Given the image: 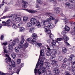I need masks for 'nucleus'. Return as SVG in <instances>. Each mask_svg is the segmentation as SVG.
<instances>
[{"mask_svg": "<svg viewBox=\"0 0 75 75\" xmlns=\"http://www.w3.org/2000/svg\"><path fill=\"white\" fill-rule=\"evenodd\" d=\"M37 1L39 4H41V0H37Z\"/></svg>", "mask_w": 75, "mask_h": 75, "instance_id": "nucleus-54", "label": "nucleus"}, {"mask_svg": "<svg viewBox=\"0 0 75 75\" xmlns=\"http://www.w3.org/2000/svg\"><path fill=\"white\" fill-rule=\"evenodd\" d=\"M64 29L65 31H69V30H70L69 28L67 25H66V26L64 28Z\"/></svg>", "mask_w": 75, "mask_h": 75, "instance_id": "nucleus-30", "label": "nucleus"}, {"mask_svg": "<svg viewBox=\"0 0 75 75\" xmlns=\"http://www.w3.org/2000/svg\"><path fill=\"white\" fill-rule=\"evenodd\" d=\"M67 65L66 64H62V67L63 68H66Z\"/></svg>", "mask_w": 75, "mask_h": 75, "instance_id": "nucleus-41", "label": "nucleus"}, {"mask_svg": "<svg viewBox=\"0 0 75 75\" xmlns=\"http://www.w3.org/2000/svg\"><path fill=\"white\" fill-rule=\"evenodd\" d=\"M42 23L43 24V25H46L47 24H48V23L46 20H44L42 21Z\"/></svg>", "mask_w": 75, "mask_h": 75, "instance_id": "nucleus-29", "label": "nucleus"}, {"mask_svg": "<svg viewBox=\"0 0 75 75\" xmlns=\"http://www.w3.org/2000/svg\"><path fill=\"white\" fill-rule=\"evenodd\" d=\"M11 55L12 58H13V59H14V58L16 57V54L15 53H12Z\"/></svg>", "mask_w": 75, "mask_h": 75, "instance_id": "nucleus-33", "label": "nucleus"}, {"mask_svg": "<svg viewBox=\"0 0 75 75\" xmlns=\"http://www.w3.org/2000/svg\"><path fill=\"white\" fill-rule=\"evenodd\" d=\"M52 39H49L48 40H47V43H50L51 42V41H52Z\"/></svg>", "mask_w": 75, "mask_h": 75, "instance_id": "nucleus-51", "label": "nucleus"}, {"mask_svg": "<svg viewBox=\"0 0 75 75\" xmlns=\"http://www.w3.org/2000/svg\"><path fill=\"white\" fill-rule=\"evenodd\" d=\"M11 61V58L10 57H8L6 58L5 59V62L6 63H8V64H10Z\"/></svg>", "mask_w": 75, "mask_h": 75, "instance_id": "nucleus-13", "label": "nucleus"}, {"mask_svg": "<svg viewBox=\"0 0 75 75\" xmlns=\"http://www.w3.org/2000/svg\"><path fill=\"white\" fill-rule=\"evenodd\" d=\"M65 75H70V74L67 71H66L65 72Z\"/></svg>", "mask_w": 75, "mask_h": 75, "instance_id": "nucleus-57", "label": "nucleus"}, {"mask_svg": "<svg viewBox=\"0 0 75 75\" xmlns=\"http://www.w3.org/2000/svg\"><path fill=\"white\" fill-rule=\"evenodd\" d=\"M65 44L67 45H70V44H69V43H68L67 42H66L65 43Z\"/></svg>", "mask_w": 75, "mask_h": 75, "instance_id": "nucleus-60", "label": "nucleus"}, {"mask_svg": "<svg viewBox=\"0 0 75 75\" xmlns=\"http://www.w3.org/2000/svg\"><path fill=\"white\" fill-rule=\"evenodd\" d=\"M58 21V19H56L55 20V24H56V23H57V22Z\"/></svg>", "mask_w": 75, "mask_h": 75, "instance_id": "nucleus-61", "label": "nucleus"}, {"mask_svg": "<svg viewBox=\"0 0 75 75\" xmlns=\"http://www.w3.org/2000/svg\"><path fill=\"white\" fill-rule=\"evenodd\" d=\"M29 32L31 33H33V32H34V28H30L29 30Z\"/></svg>", "mask_w": 75, "mask_h": 75, "instance_id": "nucleus-27", "label": "nucleus"}, {"mask_svg": "<svg viewBox=\"0 0 75 75\" xmlns=\"http://www.w3.org/2000/svg\"><path fill=\"white\" fill-rule=\"evenodd\" d=\"M32 25V24L31 23H28L27 24V26L28 27H31V26Z\"/></svg>", "mask_w": 75, "mask_h": 75, "instance_id": "nucleus-40", "label": "nucleus"}, {"mask_svg": "<svg viewBox=\"0 0 75 75\" xmlns=\"http://www.w3.org/2000/svg\"><path fill=\"white\" fill-rule=\"evenodd\" d=\"M3 38H4V35H1V40H3Z\"/></svg>", "mask_w": 75, "mask_h": 75, "instance_id": "nucleus-59", "label": "nucleus"}, {"mask_svg": "<svg viewBox=\"0 0 75 75\" xmlns=\"http://www.w3.org/2000/svg\"><path fill=\"white\" fill-rule=\"evenodd\" d=\"M36 44L37 45H38V46H39V47H40V46H41V45H42V44H41V43H36Z\"/></svg>", "mask_w": 75, "mask_h": 75, "instance_id": "nucleus-55", "label": "nucleus"}, {"mask_svg": "<svg viewBox=\"0 0 75 75\" xmlns=\"http://www.w3.org/2000/svg\"><path fill=\"white\" fill-rule=\"evenodd\" d=\"M46 14L47 16H50V18H48L47 19L46 21L47 22H50V21H51V20H54V19H55L53 17L50 16L52 15V14L51 13H49V12H47L46 13Z\"/></svg>", "mask_w": 75, "mask_h": 75, "instance_id": "nucleus-7", "label": "nucleus"}, {"mask_svg": "<svg viewBox=\"0 0 75 75\" xmlns=\"http://www.w3.org/2000/svg\"><path fill=\"white\" fill-rule=\"evenodd\" d=\"M7 68L9 71H11L12 69V66L10 65H8L7 66Z\"/></svg>", "mask_w": 75, "mask_h": 75, "instance_id": "nucleus-26", "label": "nucleus"}, {"mask_svg": "<svg viewBox=\"0 0 75 75\" xmlns=\"http://www.w3.org/2000/svg\"><path fill=\"white\" fill-rule=\"evenodd\" d=\"M55 54H52L51 56L50 57V61H53L54 62V64H57V61H54V59H55Z\"/></svg>", "mask_w": 75, "mask_h": 75, "instance_id": "nucleus-8", "label": "nucleus"}, {"mask_svg": "<svg viewBox=\"0 0 75 75\" xmlns=\"http://www.w3.org/2000/svg\"><path fill=\"white\" fill-rule=\"evenodd\" d=\"M28 47V43H26L24 45H23L24 50H25L27 48V47Z\"/></svg>", "mask_w": 75, "mask_h": 75, "instance_id": "nucleus-23", "label": "nucleus"}, {"mask_svg": "<svg viewBox=\"0 0 75 75\" xmlns=\"http://www.w3.org/2000/svg\"><path fill=\"white\" fill-rule=\"evenodd\" d=\"M45 25H42L43 28L45 29L46 30H47V28H53L54 27V25L52 24V23H48V25L45 26Z\"/></svg>", "mask_w": 75, "mask_h": 75, "instance_id": "nucleus-5", "label": "nucleus"}, {"mask_svg": "<svg viewBox=\"0 0 75 75\" xmlns=\"http://www.w3.org/2000/svg\"><path fill=\"white\" fill-rule=\"evenodd\" d=\"M27 11L30 13H32V14H34V13H36L37 12V11L36 10H29L28 9H27Z\"/></svg>", "mask_w": 75, "mask_h": 75, "instance_id": "nucleus-15", "label": "nucleus"}, {"mask_svg": "<svg viewBox=\"0 0 75 75\" xmlns=\"http://www.w3.org/2000/svg\"><path fill=\"white\" fill-rule=\"evenodd\" d=\"M17 17V15L16 14H13L11 15V19L13 21H14L16 19Z\"/></svg>", "mask_w": 75, "mask_h": 75, "instance_id": "nucleus-14", "label": "nucleus"}, {"mask_svg": "<svg viewBox=\"0 0 75 75\" xmlns=\"http://www.w3.org/2000/svg\"><path fill=\"white\" fill-rule=\"evenodd\" d=\"M57 40L58 41H61L62 40V39L60 38H57Z\"/></svg>", "mask_w": 75, "mask_h": 75, "instance_id": "nucleus-46", "label": "nucleus"}, {"mask_svg": "<svg viewBox=\"0 0 75 75\" xmlns=\"http://www.w3.org/2000/svg\"><path fill=\"white\" fill-rule=\"evenodd\" d=\"M44 47L41 46L40 47V48L41 50L40 51V54L39 56V58H40V57L41 56L40 59L41 61L38 63L39 65H40V69H42V72H45L46 74L47 73V71H46V69L45 67H44L43 62V61H44L45 59V56L44 55V49H43Z\"/></svg>", "mask_w": 75, "mask_h": 75, "instance_id": "nucleus-1", "label": "nucleus"}, {"mask_svg": "<svg viewBox=\"0 0 75 75\" xmlns=\"http://www.w3.org/2000/svg\"><path fill=\"white\" fill-rule=\"evenodd\" d=\"M18 47L20 49L22 48L24 50V46L22 45V44H19L18 45Z\"/></svg>", "mask_w": 75, "mask_h": 75, "instance_id": "nucleus-28", "label": "nucleus"}, {"mask_svg": "<svg viewBox=\"0 0 75 75\" xmlns=\"http://www.w3.org/2000/svg\"><path fill=\"white\" fill-rule=\"evenodd\" d=\"M71 34H72L73 35H74V34H75V30H74V31L73 32H71Z\"/></svg>", "mask_w": 75, "mask_h": 75, "instance_id": "nucleus-64", "label": "nucleus"}, {"mask_svg": "<svg viewBox=\"0 0 75 75\" xmlns=\"http://www.w3.org/2000/svg\"><path fill=\"white\" fill-rule=\"evenodd\" d=\"M25 41V40H24V39L23 38V37H22V39L21 40V44H23L24 43V41Z\"/></svg>", "mask_w": 75, "mask_h": 75, "instance_id": "nucleus-37", "label": "nucleus"}, {"mask_svg": "<svg viewBox=\"0 0 75 75\" xmlns=\"http://www.w3.org/2000/svg\"><path fill=\"white\" fill-rule=\"evenodd\" d=\"M36 26H37V27H38V28H40V27H41V25H40V22L38 21L37 22Z\"/></svg>", "mask_w": 75, "mask_h": 75, "instance_id": "nucleus-34", "label": "nucleus"}, {"mask_svg": "<svg viewBox=\"0 0 75 75\" xmlns=\"http://www.w3.org/2000/svg\"><path fill=\"white\" fill-rule=\"evenodd\" d=\"M50 38H54V35H52V34H50Z\"/></svg>", "mask_w": 75, "mask_h": 75, "instance_id": "nucleus-48", "label": "nucleus"}, {"mask_svg": "<svg viewBox=\"0 0 75 75\" xmlns=\"http://www.w3.org/2000/svg\"><path fill=\"white\" fill-rule=\"evenodd\" d=\"M63 39L64 41H67L69 40V38L68 37H67V36H64L63 37Z\"/></svg>", "mask_w": 75, "mask_h": 75, "instance_id": "nucleus-25", "label": "nucleus"}, {"mask_svg": "<svg viewBox=\"0 0 75 75\" xmlns=\"http://www.w3.org/2000/svg\"><path fill=\"white\" fill-rule=\"evenodd\" d=\"M45 64L46 65L47 67H49L50 66H49V64H50V63H49V62H45Z\"/></svg>", "mask_w": 75, "mask_h": 75, "instance_id": "nucleus-58", "label": "nucleus"}, {"mask_svg": "<svg viewBox=\"0 0 75 75\" xmlns=\"http://www.w3.org/2000/svg\"><path fill=\"white\" fill-rule=\"evenodd\" d=\"M2 23L4 26H7V27H11V25L9 24L11 23L10 19L8 20L6 22L5 21H2Z\"/></svg>", "mask_w": 75, "mask_h": 75, "instance_id": "nucleus-6", "label": "nucleus"}, {"mask_svg": "<svg viewBox=\"0 0 75 75\" xmlns=\"http://www.w3.org/2000/svg\"><path fill=\"white\" fill-rule=\"evenodd\" d=\"M12 27L13 28H14L15 29H16V28H17V26H16V25L15 24H13Z\"/></svg>", "mask_w": 75, "mask_h": 75, "instance_id": "nucleus-49", "label": "nucleus"}, {"mask_svg": "<svg viewBox=\"0 0 75 75\" xmlns=\"http://www.w3.org/2000/svg\"><path fill=\"white\" fill-rule=\"evenodd\" d=\"M9 64H10L12 67H15L16 66V64L15 63V62L11 60Z\"/></svg>", "mask_w": 75, "mask_h": 75, "instance_id": "nucleus-17", "label": "nucleus"}, {"mask_svg": "<svg viewBox=\"0 0 75 75\" xmlns=\"http://www.w3.org/2000/svg\"><path fill=\"white\" fill-rule=\"evenodd\" d=\"M52 45H54V46H56V42L57 41L53 39H52Z\"/></svg>", "mask_w": 75, "mask_h": 75, "instance_id": "nucleus-22", "label": "nucleus"}, {"mask_svg": "<svg viewBox=\"0 0 75 75\" xmlns=\"http://www.w3.org/2000/svg\"><path fill=\"white\" fill-rule=\"evenodd\" d=\"M51 65H55V64L54 63V61H53L52 62V63H51Z\"/></svg>", "mask_w": 75, "mask_h": 75, "instance_id": "nucleus-62", "label": "nucleus"}, {"mask_svg": "<svg viewBox=\"0 0 75 75\" xmlns=\"http://www.w3.org/2000/svg\"><path fill=\"white\" fill-rule=\"evenodd\" d=\"M22 3H23L22 7L23 8H26L27 7V2H26L25 1L23 0L22 1Z\"/></svg>", "mask_w": 75, "mask_h": 75, "instance_id": "nucleus-10", "label": "nucleus"}, {"mask_svg": "<svg viewBox=\"0 0 75 75\" xmlns=\"http://www.w3.org/2000/svg\"><path fill=\"white\" fill-rule=\"evenodd\" d=\"M39 65V64H38V63H37V64L36 66V67L35 68V69L34 71H35V74H37V70L36 69V68H37L38 67V65Z\"/></svg>", "mask_w": 75, "mask_h": 75, "instance_id": "nucleus-24", "label": "nucleus"}, {"mask_svg": "<svg viewBox=\"0 0 75 75\" xmlns=\"http://www.w3.org/2000/svg\"><path fill=\"white\" fill-rule=\"evenodd\" d=\"M13 72L12 73L11 75H13L14 73H16V72L17 74H18L20 72V70L19 69H17V68L15 67H13Z\"/></svg>", "mask_w": 75, "mask_h": 75, "instance_id": "nucleus-9", "label": "nucleus"}, {"mask_svg": "<svg viewBox=\"0 0 75 75\" xmlns=\"http://www.w3.org/2000/svg\"><path fill=\"white\" fill-rule=\"evenodd\" d=\"M59 70L58 69H55L53 70V72L55 74H59Z\"/></svg>", "mask_w": 75, "mask_h": 75, "instance_id": "nucleus-20", "label": "nucleus"}, {"mask_svg": "<svg viewBox=\"0 0 75 75\" xmlns=\"http://www.w3.org/2000/svg\"><path fill=\"white\" fill-rule=\"evenodd\" d=\"M58 59L59 61H61L62 59V56H59L58 57Z\"/></svg>", "mask_w": 75, "mask_h": 75, "instance_id": "nucleus-43", "label": "nucleus"}, {"mask_svg": "<svg viewBox=\"0 0 75 75\" xmlns=\"http://www.w3.org/2000/svg\"><path fill=\"white\" fill-rule=\"evenodd\" d=\"M65 5L66 6H70V4L69 3V2H66L65 3Z\"/></svg>", "mask_w": 75, "mask_h": 75, "instance_id": "nucleus-47", "label": "nucleus"}, {"mask_svg": "<svg viewBox=\"0 0 75 75\" xmlns=\"http://www.w3.org/2000/svg\"><path fill=\"white\" fill-rule=\"evenodd\" d=\"M41 72H42V73H45L44 74L45 75H47V71H46V73H45V72H42V69H41L40 68V69H38V73L39 75H40V74H41Z\"/></svg>", "mask_w": 75, "mask_h": 75, "instance_id": "nucleus-12", "label": "nucleus"}, {"mask_svg": "<svg viewBox=\"0 0 75 75\" xmlns=\"http://www.w3.org/2000/svg\"><path fill=\"white\" fill-rule=\"evenodd\" d=\"M66 33H67L66 32V31L65 30L63 31L62 32V34L63 35H65V34H66Z\"/></svg>", "mask_w": 75, "mask_h": 75, "instance_id": "nucleus-50", "label": "nucleus"}, {"mask_svg": "<svg viewBox=\"0 0 75 75\" xmlns=\"http://www.w3.org/2000/svg\"><path fill=\"white\" fill-rule=\"evenodd\" d=\"M45 32L47 34H51V31L50 30H46Z\"/></svg>", "mask_w": 75, "mask_h": 75, "instance_id": "nucleus-35", "label": "nucleus"}, {"mask_svg": "<svg viewBox=\"0 0 75 75\" xmlns=\"http://www.w3.org/2000/svg\"><path fill=\"white\" fill-rule=\"evenodd\" d=\"M32 38L33 39L31 41V44H34L37 39V35L36 34L33 33L32 35Z\"/></svg>", "mask_w": 75, "mask_h": 75, "instance_id": "nucleus-4", "label": "nucleus"}, {"mask_svg": "<svg viewBox=\"0 0 75 75\" xmlns=\"http://www.w3.org/2000/svg\"><path fill=\"white\" fill-rule=\"evenodd\" d=\"M28 19V17H23V21H26Z\"/></svg>", "mask_w": 75, "mask_h": 75, "instance_id": "nucleus-39", "label": "nucleus"}, {"mask_svg": "<svg viewBox=\"0 0 75 75\" xmlns=\"http://www.w3.org/2000/svg\"><path fill=\"white\" fill-rule=\"evenodd\" d=\"M67 51H68V50L65 47H63L62 48V51L63 54H66L67 53Z\"/></svg>", "mask_w": 75, "mask_h": 75, "instance_id": "nucleus-16", "label": "nucleus"}, {"mask_svg": "<svg viewBox=\"0 0 75 75\" xmlns=\"http://www.w3.org/2000/svg\"><path fill=\"white\" fill-rule=\"evenodd\" d=\"M16 21L17 22H20L21 21V18L20 17H17V16L16 15Z\"/></svg>", "mask_w": 75, "mask_h": 75, "instance_id": "nucleus-19", "label": "nucleus"}, {"mask_svg": "<svg viewBox=\"0 0 75 75\" xmlns=\"http://www.w3.org/2000/svg\"><path fill=\"white\" fill-rule=\"evenodd\" d=\"M74 57H75V56H74V55L73 54H71V55L70 56V61H72V58H73Z\"/></svg>", "mask_w": 75, "mask_h": 75, "instance_id": "nucleus-36", "label": "nucleus"}, {"mask_svg": "<svg viewBox=\"0 0 75 75\" xmlns=\"http://www.w3.org/2000/svg\"><path fill=\"white\" fill-rule=\"evenodd\" d=\"M48 50H49L47 51V52L46 53V55L47 56H50L52 54V51L51 50L54 48V46L52 45H50L49 46H47Z\"/></svg>", "mask_w": 75, "mask_h": 75, "instance_id": "nucleus-2", "label": "nucleus"}, {"mask_svg": "<svg viewBox=\"0 0 75 75\" xmlns=\"http://www.w3.org/2000/svg\"><path fill=\"white\" fill-rule=\"evenodd\" d=\"M17 63L18 64H20L21 63V59H18L17 60Z\"/></svg>", "mask_w": 75, "mask_h": 75, "instance_id": "nucleus-38", "label": "nucleus"}, {"mask_svg": "<svg viewBox=\"0 0 75 75\" xmlns=\"http://www.w3.org/2000/svg\"><path fill=\"white\" fill-rule=\"evenodd\" d=\"M69 1L71 3H75V0H69Z\"/></svg>", "mask_w": 75, "mask_h": 75, "instance_id": "nucleus-45", "label": "nucleus"}, {"mask_svg": "<svg viewBox=\"0 0 75 75\" xmlns=\"http://www.w3.org/2000/svg\"><path fill=\"white\" fill-rule=\"evenodd\" d=\"M23 52H22V55L23 56H25V52L24 51V50H23Z\"/></svg>", "mask_w": 75, "mask_h": 75, "instance_id": "nucleus-42", "label": "nucleus"}, {"mask_svg": "<svg viewBox=\"0 0 75 75\" xmlns=\"http://www.w3.org/2000/svg\"><path fill=\"white\" fill-rule=\"evenodd\" d=\"M51 65H55V64L54 63V61H53L52 62V63H51Z\"/></svg>", "mask_w": 75, "mask_h": 75, "instance_id": "nucleus-63", "label": "nucleus"}, {"mask_svg": "<svg viewBox=\"0 0 75 75\" xmlns=\"http://www.w3.org/2000/svg\"><path fill=\"white\" fill-rule=\"evenodd\" d=\"M25 30V28L23 27H21L19 28V31L20 32H24Z\"/></svg>", "mask_w": 75, "mask_h": 75, "instance_id": "nucleus-21", "label": "nucleus"}, {"mask_svg": "<svg viewBox=\"0 0 75 75\" xmlns=\"http://www.w3.org/2000/svg\"><path fill=\"white\" fill-rule=\"evenodd\" d=\"M15 50L16 52H18L20 50V48L18 47H16L15 48Z\"/></svg>", "mask_w": 75, "mask_h": 75, "instance_id": "nucleus-32", "label": "nucleus"}, {"mask_svg": "<svg viewBox=\"0 0 75 75\" xmlns=\"http://www.w3.org/2000/svg\"><path fill=\"white\" fill-rule=\"evenodd\" d=\"M71 64L72 65V68H73L74 69L75 68V61L74 62H72Z\"/></svg>", "mask_w": 75, "mask_h": 75, "instance_id": "nucleus-31", "label": "nucleus"}, {"mask_svg": "<svg viewBox=\"0 0 75 75\" xmlns=\"http://www.w3.org/2000/svg\"><path fill=\"white\" fill-rule=\"evenodd\" d=\"M23 24V22H21V23H20L19 24H18V28L20 27V24Z\"/></svg>", "mask_w": 75, "mask_h": 75, "instance_id": "nucleus-52", "label": "nucleus"}, {"mask_svg": "<svg viewBox=\"0 0 75 75\" xmlns=\"http://www.w3.org/2000/svg\"><path fill=\"white\" fill-rule=\"evenodd\" d=\"M67 61L68 59L67 58H65L63 60V62H66Z\"/></svg>", "mask_w": 75, "mask_h": 75, "instance_id": "nucleus-53", "label": "nucleus"}, {"mask_svg": "<svg viewBox=\"0 0 75 75\" xmlns=\"http://www.w3.org/2000/svg\"><path fill=\"white\" fill-rule=\"evenodd\" d=\"M55 13H59L60 12V8H55L54 9Z\"/></svg>", "mask_w": 75, "mask_h": 75, "instance_id": "nucleus-18", "label": "nucleus"}, {"mask_svg": "<svg viewBox=\"0 0 75 75\" xmlns=\"http://www.w3.org/2000/svg\"><path fill=\"white\" fill-rule=\"evenodd\" d=\"M19 41V40L18 39H16L13 40L12 42V44H10L8 46L9 50H12L13 49V46H14V45H16V42L18 43V42Z\"/></svg>", "mask_w": 75, "mask_h": 75, "instance_id": "nucleus-3", "label": "nucleus"}, {"mask_svg": "<svg viewBox=\"0 0 75 75\" xmlns=\"http://www.w3.org/2000/svg\"><path fill=\"white\" fill-rule=\"evenodd\" d=\"M37 20L34 18H31L30 19V23H31L32 24H35V23H37Z\"/></svg>", "mask_w": 75, "mask_h": 75, "instance_id": "nucleus-11", "label": "nucleus"}, {"mask_svg": "<svg viewBox=\"0 0 75 75\" xmlns=\"http://www.w3.org/2000/svg\"><path fill=\"white\" fill-rule=\"evenodd\" d=\"M64 22L65 23V24H67L68 23V19L66 18L64 20Z\"/></svg>", "mask_w": 75, "mask_h": 75, "instance_id": "nucleus-44", "label": "nucleus"}, {"mask_svg": "<svg viewBox=\"0 0 75 75\" xmlns=\"http://www.w3.org/2000/svg\"><path fill=\"white\" fill-rule=\"evenodd\" d=\"M52 52L53 53V54H57V51H56V50H53Z\"/></svg>", "mask_w": 75, "mask_h": 75, "instance_id": "nucleus-56", "label": "nucleus"}]
</instances>
